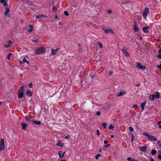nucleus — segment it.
Masks as SVG:
<instances>
[{"mask_svg":"<svg viewBox=\"0 0 161 161\" xmlns=\"http://www.w3.org/2000/svg\"><path fill=\"white\" fill-rule=\"evenodd\" d=\"M157 57L159 59H161V54L159 53L157 55Z\"/></svg>","mask_w":161,"mask_h":161,"instance_id":"nucleus-38","label":"nucleus"},{"mask_svg":"<svg viewBox=\"0 0 161 161\" xmlns=\"http://www.w3.org/2000/svg\"><path fill=\"white\" fill-rule=\"evenodd\" d=\"M149 98L150 101H153L154 100L155 95H150L149 96Z\"/></svg>","mask_w":161,"mask_h":161,"instance_id":"nucleus-16","label":"nucleus"},{"mask_svg":"<svg viewBox=\"0 0 161 161\" xmlns=\"http://www.w3.org/2000/svg\"><path fill=\"white\" fill-rule=\"evenodd\" d=\"M158 53L161 54V48L158 50Z\"/></svg>","mask_w":161,"mask_h":161,"instance_id":"nucleus-47","label":"nucleus"},{"mask_svg":"<svg viewBox=\"0 0 161 161\" xmlns=\"http://www.w3.org/2000/svg\"><path fill=\"white\" fill-rule=\"evenodd\" d=\"M127 159L129 160L130 161H137V160L134 159V158H131L130 157H128L127 158Z\"/></svg>","mask_w":161,"mask_h":161,"instance_id":"nucleus-28","label":"nucleus"},{"mask_svg":"<svg viewBox=\"0 0 161 161\" xmlns=\"http://www.w3.org/2000/svg\"><path fill=\"white\" fill-rule=\"evenodd\" d=\"M129 129L131 132H132L134 131V129L132 127H130L129 128Z\"/></svg>","mask_w":161,"mask_h":161,"instance_id":"nucleus-36","label":"nucleus"},{"mask_svg":"<svg viewBox=\"0 0 161 161\" xmlns=\"http://www.w3.org/2000/svg\"><path fill=\"white\" fill-rule=\"evenodd\" d=\"M112 10L111 9H109L108 10V13L109 14L112 13Z\"/></svg>","mask_w":161,"mask_h":161,"instance_id":"nucleus-37","label":"nucleus"},{"mask_svg":"<svg viewBox=\"0 0 161 161\" xmlns=\"http://www.w3.org/2000/svg\"><path fill=\"white\" fill-rule=\"evenodd\" d=\"M106 123H103L102 124V126L104 128H106Z\"/></svg>","mask_w":161,"mask_h":161,"instance_id":"nucleus-35","label":"nucleus"},{"mask_svg":"<svg viewBox=\"0 0 161 161\" xmlns=\"http://www.w3.org/2000/svg\"><path fill=\"white\" fill-rule=\"evenodd\" d=\"M61 161H66L65 159H62Z\"/></svg>","mask_w":161,"mask_h":161,"instance_id":"nucleus-62","label":"nucleus"},{"mask_svg":"<svg viewBox=\"0 0 161 161\" xmlns=\"http://www.w3.org/2000/svg\"><path fill=\"white\" fill-rule=\"evenodd\" d=\"M96 114L97 116H100L101 114L100 112H99V111L97 112L96 113Z\"/></svg>","mask_w":161,"mask_h":161,"instance_id":"nucleus-43","label":"nucleus"},{"mask_svg":"<svg viewBox=\"0 0 161 161\" xmlns=\"http://www.w3.org/2000/svg\"><path fill=\"white\" fill-rule=\"evenodd\" d=\"M138 107V105L136 104H135V105H134L133 106V108H136Z\"/></svg>","mask_w":161,"mask_h":161,"instance_id":"nucleus-45","label":"nucleus"},{"mask_svg":"<svg viewBox=\"0 0 161 161\" xmlns=\"http://www.w3.org/2000/svg\"><path fill=\"white\" fill-rule=\"evenodd\" d=\"M133 30L136 32H138L139 31L138 26L136 21L134 23V25H133Z\"/></svg>","mask_w":161,"mask_h":161,"instance_id":"nucleus-8","label":"nucleus"},{"mask_svg":"<svg viewBox=\"0 0 161 161\" xmlns=\"http://www.w3.org/2000/svg\"><path fill=\"white\" fill-rule=\"evenodd\" d=\"M159 125V127L161 129V125Z\"/></svg>","mask_w":161,"mask_h":161,"instance_id":"nucleus-64","label":"nucleus"},{"mask_svg":"<svg viewBox=\"0 0 161 161\" xmlns=\"http://www.w3.org/2000/svg\"><path fill=\"white\" fill-rule=\"evenodd\" d=\"M24 86H22L19 88L18 91V98L19 99H21L24 96Z\"/></svg>","mask_w":161,"mask_h":161,"instance_id":"nucleus-1","label":"nucleus"},{"mask_svg":"<svg viewBox=\"0 0 161 161\" xmlns=\"http://www.w3.org/2000/svg\"><path fill=\"white\" fill-rule=\"evenodd\" d=\"M157 67L160 70H161V62H160V64L159 65H157Z\"/></svg>","mask_w":161,"mask_h":161,"instance_id":"nucleus-42","label":"nucleus"},{"mask_svg":"<svg viewBox=\"0 0 161 161\" xmlns=\"http://www.w3.org/2000/svg\"><path fill=\"white\" fill-rule=\"evenodd\" d=\"M57 145L62 147L64 146V144L62 143L60 140H58Z\"/></svg>","mask_w":161,"mask_h":161,"instance_id":"nucleus-17","label":"nucleus"},{"mask_svg":"<svg viewBox=\"0 0 161 161\" xmlns=\"http://www.w3.org/2000/svg\"><path fill=\"white\" fill-rule=\"evenodd\" d=\"M5 8V11L4 13V15L8 17H9L10 16V15L9 14L10 10L9 8L7 7H6Z\"/></svg>","mask_w":161,"mask_h":161,"instance_id":"nucleus-7","label":"nucleus"},{"mask_svg":"<svg viewBox=\"0 0 161 161\" xmlns=\"http://www.w3.org/2000/svg\"><path fill=\"white\" fill-rule=\"evenodd\" d=\"M43 14H41L40 15H37L36 16V18L37 19L39 18H41L42 17H43Z\"/></svg>","mask_w":161,"mask_h":161,"instance_id":"nucleus-33","label":"nucleus"},{"mask_svg":"<svg viewBox=\"0 0 161 161\" xmlns=\"http://www.w3.org/2000/svg\"><path fill=\"white\" fill-rule=\"evenodd\" d=\"M136 63L137 64L136 67L138 69L142 70H145L146 69V67L145 66L141 65V64L138 62H137Z\"/></svg>","mask_w":161,"mask_h":161,"instance_id":"nucleus-6","label":"nucleus"},{"mask_svg":"<svg viewBox=\"0 0 161 161\" xmlns=\"http://www.w3.org/2000/svg\"><path fill=\"white\" fill-rule=\"evenodd\" d=\"M161 123V120L160 121H159L158 123V125H160V124Z\"/></svg>","mask_w":161,"mask_h":161,"instance_id":"nucleus-55","label":"nucleus"},{"mask_svg":"<svg viewBox=\"0 0 161 161\" xmlns=\"http://www.w3.org/2000/svg\"><path fill=\"white\" fill-rule=\"evenodd\" d=\"M148 139L150 141H157V139L154 136L149 135V136L148 138Z\"/></svg>","mask_w":161,"mask_h":161,"instance_id":"nucleus-10","label":"nucleus"},{"mask_svg":"<svg viewBox=\"0 0 161 161\" xmlns=\"http://www.w3.org/2000/svg\"><path fill=\"white\" fill-rule=\"evenodd\" d=\"M12 54L11 53H10L8 54L7 55V59L8 60H9L10 59V57L12 55Z\"/></svg>","mask_w":161,"mask_h":161,"instance_id":"nucleus-34","label":"nucleus"},{"mask_svg":"<svg viewBox=\"0 0 161 161\" xmlns=\"http://www.w3.org/2000/svg\"><path fill=\"white\" fill-rule=\"evenodd\" d=\"M94 77V75H92V76H91V78H93Z\"/></svg>","mask_w":161,"mask_h":161,"instance_id":"nucleus-63","label":"nucleus"},{"mask_svg":"<svg viewBox=\"0 0 161 161\" xmlns=\"http://www.w3.org/2000/svg\"><path fill=\"white\" fill-rule=\"evenodd\" d=\"M32 83H30L29 84V86H30V88H32Z\"/></svg>","mask_w":161,"mask_h":161,"instance_id":"nucleus-48","label":"nucleus"},{"mask_svg":"<svg viewBox=\"0 0 161 161\" xmlns=\"http://www.w3.org/2000/svg\"><path fill=\"white\" fill-rule=\"evenodd\" d=\"M147 147L146 146H144L143 147H140V150L141 151L143 152H145L146 151V149L147 148Z\"/></svg>","mask_w":161,"mask_h":161,"instance_id":"nucleus-24","label":"nucleus"},{"mask_svg":"<svg viewBox=\"0 0 161 161\" xmlns=\"http://www.w3.org/2000/svg\"><path fill=\"white\" fill-rule=\"evenodd\" d=\"M102 29L106 33H111L113 34L114 33L113 31L111 29L109 28H107L105 26H103L102 27Z\"/></svg>","mask_w":161,"mask_h":161,"instance_id":"nucleus-3","label":"nucleus"},{"mask_svg":"<svg viewBox=\"0 0 161 161\" xmlns=\"http://www.w3.org/2000/svg\"><path fill=\"white\" fill-rule=\"evenodd\" d=\"M140 86V84H138L136 85V86Z\"/></svg>","mask_w":161,"mask_h":161,"instance_id":"nucleus-58","label":"nucleus"},{"mask_svg":"<svg viewBox=\"0 0 161 161\" xmlns=\"http://www.w3.org/2000/svg\"><path fill=\"white\" fill-rule=\"evenodd\" d=\"M157 143H158V144H161V143H160V141H158V142H157Z\"/></svg>","mask_w":161,"mask_h":161,"instance_id":"nucleus-57","label":"nucleus"},{"mask_svg":"<svg viewBox=\"0 0 161 161\" xmlns=\"http://www.w3.org/2000/svg\"><path fill=\"white\" fill-rule=\"evenodd\" d=\"M113 128L114 127L112 125H110L108 127V128L109 129H111Z\"/></svg>","mask_w":161,"mask_h":161,"instance_id":"nucleus-40","label":"nucleus"},{"mask_svg":"<svg viewBox=\"0 0 161 161\" xmlns=\"http://www.w3.org/2000/svg\"><path fill=\"white\" fill-rule=\"evenodd\" d=\"M98 44L99 46V47L100 48H101L103 47V44H102L100 42H98L97 43Z\"/></svg>","mask_w":161,"mask_h":161,"instance_id":"nucleus-32","label":"nucleus"},{"mask_svg":"<svg viewBox=\"0 0 161 161\" xmlns=\"http://www.w3.org/2000/svg\"><path fill=\"white\" fill-rule=\"evenodd\" d=\"M53 10H57V8H56V7L54 6H53V8H52Z\"/></svg>","mask_w":161,"mask_h":161,"instance_id":"nucleus-44","label":"nucleus"},{"mask_svg":"<svg viewBox=\"0 0 161 161\" xmlns=\"http://www.w3.org/2000/svg\"><path fill=\"white\" fill-rule=\"evenodd\" d=\"M110 146V144H108V145H107L106 146H105V147H109V146Z\"/></svg>","mask_w":161,"mask_h":161,"instance_id":"nucleus-53","label":"nucleus"},{"mask_svg":"<svg viewBox=\"0 0 161 161\" xmlns=\"http://www.w3.org/2000/svg\"><path fill=\"white\" fill-rule=\"evenodd\" d=\"M12 43L11 41L9 40L8 42V44H4V46L8 48L11 45Z\"/></svg>","mask_w":161,"mask_h":161,"instance_id":"nucleus-13","label":"nucleus"},{"mask_svg":"<svg viewBox=\"0 0 161 161\" xmlns=\"http://www.w3.org/2000/svg\"><path fill=\"white\" fill-rule=\"evenodd\" d=\"M150 161H154V160L153 158H151Z\"/></svg>","mask_w":161,"mask_h":161,"instance_id":"nucleus-56","label":"nucleus"},{"mask_svg":"<svg viewBox=\"0 0 161 161\" xmlns=\"http://www.w3.org/2000/svg\"><path fill=\"white\" fill-rule=\"evenodd\" d=\"M157 151L156 150H152L151 151V154L152 155H155Z\"/></svg>","mask_w":161,"mask_h":161,"instance_id":"nucleus-29","label":"nucleus"},{"mask_svg":"<svg viewBox=\"0 0 161 161\" xmlns=\"http://www.w3.org/2000/svg\"><path fill=\"white\" fill-rule=\"evenodd\" d=\"M23 63H26L28 64V65L29 66V62L27 61L26 59L25 58H24L23 60Z\"/></svg>","mask_w":161,"mask_h":161,"instance_id":"nucleus-25","label":"nucleus"},{"mask_svg":"<svg viewBox=\"0 0 161 161\" xmlns=\"http://www.w3.org/2000/svg\"><path fill=\"white\" fill-rule=\"evenodd\" d=\"M58 154L60 158H62L63 157V154H62L61 151H59L58 152Z\"/></svg>","mask_w":161,"mask_h":161,"instance_id":"nucleus-26","label":"nucleus"},{"mask_svg":"<svg viewBox=\"0 0 161 161\" xmlns=\"http://www.w3.org/2000/svg\"><path fill=\"white\" fill-rule=\"evenodd\" d=\"M126 94L125 91H121L118 94V96L120 97L122 96L123 94Z\"/></svg>","mask_w":161,"mask_h":161,"instance_id":"nucleus-19","label":"nucleus"},{"mask_svg":"<svg viewBox=\"0 0 161 161\" xmlns=\"http://www.w3.org/2000/svg\"><path fill=\"white\" fill-rule=\"evenodd\" d=\"M69 138V136H65V139H67Z\"/></svg>","mask_w":161,"mask_h":161,"instance_id":"nucleus-52","label":"nucleus"},{"mask_svg":"<svg viewBox=\"0 0 161 161\" xmlns=\"http://www.w3.org/2000/svg\"><path fill=\"white\" fill-rule=\"evenodd\" d=\"M159 147L160 148H161V143L159 145Z\"/></svg>","mask_w":161,"mask_h":161,"instance_id":"nucleus-59","label":"nucleus"},{"mask_svg":"<svg viewBox=\"0 0 161 161\" xmlns=\"http://www.w3.org/2000/svg\"><path fill=\"white\" fill-rule=\"evenodd\" d=\"M130 135L131 136V142H132L134 140V137L133 135L132 134V133H130Z\"/></svg>","mask_w":161,"mask_h":161,"instance_id":"nucleus-31","label":"nucleus"},{"mask_svg":"<svg viewBox=\"0 0 161 161\" xmlns=\"http://www.w3.org/2000/svg\"><path fill=\"white\" fill-rule=\"evenodd\" d=\"M143 134L144 136H147V138L150 135H149L148 133L147 132H144L143 133Z\"/></svg>","mask_w":161,"mask_h":161,"instance_id":"nucleus-30","label":"nucleus"},{"mask_svg":"<svg viewBox=\"0 0 161 161\" xmlns=\"http://www.w3.org/2000/svg\"><path fill=\"white\" fill-rule=\"evenodd\" d=\"M25 119L27 121H30L31 120L32 121V119L33 117L32 116H30V115H27L25 117Z\"/></svg>","mask_w":161,"mask_h":161,"instance_id":"nucleus-12","label":"nucleus"},{"mask_svg":"<svg viewBox=\"0 0 161 161\" xmlns=\"http://www.w3.org/2000/svg\"><path fill=\"white\" fill-rule=\"evenodd\" d=\"M108 142L106 140H104V143L105 144H107L108 143Z\"/></svg>","mask_w":161,"mask_h":161,"instance_id":"nucleus-51","label":"nucleus"},{"mask_svg":"<svg viewBox=\"0 0 161 161\" xmlns=\"http://www.w3.org/2000/svg\"><path fill=\"white\" fill-rule=\"evenodd\" d=\"M146 103V101H145L144 102H143L141 103V108L142 110V111H143L144 110V107L145 106Z\"/></svg>","mask_w":161,"mask_h":161,"instance_id":"nucleus-23","label":"nucleus"},{"mask_svg":"<svg viewBox=\"0 0 161 161\" xmlns=\"http://www.w3.org/2000/svg\"><path fill=\"white\" fill-rule=\"evenodd\" d=\"M111 138H113L114 137V136L113 135H111Z\"/></svg>","mask_w":161,"mask_h":161,"instance_id":"nucleus-60","label":"nucleus"},{"mask_svg":"<svg viewBox=\"0 0 161 161\" xmlns=\"http://www.w3.org/2000/svg\"><path fill=\"white\" fill-rule=\"evenodd\" d=\"M22 126L23 130H25L26 128L27 125L25 123H23L22 124Z\"/></svg>","mask_w":161,"mask_h":161,"instance_id":"nucleus-22","label":"nucleus"},{"mask_svg":"<svg viewBox=\"0 0 161 161\" xmlns=\"http://www.w3.org/2000/svg\"><path fill=\"white\" fill-rule=\"evenodd\" d=\"M29 28L28 29H27V31L28 32L30 33L33 31V27L31 25H29Z\"/></svg>","mask_w":161,"mask_h":161,"instance_id":"nucleus-14","label":"nucleus"},{"mask_svg":"<svg viewBox=\"0 0 161 161\" xmlns=\"http://www.w3.org/2000/svg\"><path fill=\"white\" fill-rule=\"evenodd\" d=\"M32 121L34 124L36 125H39L41 124V122L38 121L32 120Z\"/></svg>","mask_w":161,"mask_h":161,"instance_id":"nucleus-20","label":"nucleus"},{"mask_svg":"<svg viewBox=\"0 0 161 161\" xmlns=\"http://www.w3.org/2000/svg\"><path fill=\"white\" fill-rule=\"evenodd\" d=\"M122 50H123V52H124V53L125 54V55L129 57V54L128 53L127 51V49L125 47H123Z\"/></svg>","mask_w":161,"mask_h":161,"instance_id":"nucleus-11","label":"nucleus"},{"mask_svg":"<svg viewBox=\"0 0 161 161\" xmlns=\"http://www.w3.org/2000/svg\"><path fill=\"white\" fill-rule=\"evenodd\" d=\"M26 94L29 97H30L32 96L31 92L30 90L27 91Z\"/></svg>","mask_w":161,"mask_h":161,"instance_id":"nucleus-21","label":"nucleus"},{"mask_svg":"<svg viewBox=\"0 0 161 161\" xmlns=\"http://www.w3.org/2000/svg\"><path fill=\"white\" fill-rule=\"evenodd\" d=\"M149 9L148 8H146L143 12L142 15L145 19H146L147 16V13L148 12Z\"/></svg>","mask_w":161,"mask_h":161,"instance_id":"nucleus-5","label":"nucleus"},{"mask_svg":"<svg viewBox=\"0 0 161 161\" xmlns=\"http://www.w3.org/2000/svg\"><path fill=\"white\" fill-rule=\"evenodd\" d=\"M158 158L159 159H161V154H159L158 155Z\"/></svg>","mask_w":161,"mask_h":161,"instance_id":"nucleus-50","label":"nucleus"},{"mask_svg":"<svg viewBox=\"0 0 161 161\" xmlns=\"http://www.w3.org/2000/svg\"><path fill=\"white\" fill-rule=\"evenodd\" d=\"M45 50L43 47H40L37 48L36 51L35 53L40 54L45 52Z\"/></svg>","mask_w":161,"mask_h":161,"instance_id":"nucleus-2","label":"nucleus"},{"mask_svg":"<svg viewBox=\"0 0 161 161\" xmlns=\"http://www.w3.org/2000/svg\"><path fill=\"white\" fill-rule=\"evenodd\" d=\"M1 3L3 4L4 7H7L8 6V3H7V0H0Z\"/></svg>","mask_w":161,"mask_h":161,"instance_id":"nucleus-9","label":"nucleus"},{"mask_svg":"<svg viewBox=\"0 0 161 161\" xmlns=\"http://www.w3.org/2000/svg\"><path fill=\"white\" fill-rule=\"evenodd\" d=\"M97 135L99 136L100 135V133H99V130H97Z\"/></svg>","mask_w":161,"mask_h":161,"instance_id":"nucleus-49","label":"nucleus"},{"mask_svg":"<svg viewBox=\"0 0 161 161\" xmlns=\"http://www.w3.org/2000/svg\"><path fill=\"white\" fill-rule=\"evenodd\" d=\"M33 42H38V41L37 40H33Z\"/></svg>","mask_w":161,"mask_h":161,"instance_id":"nucleus-54","label":"nucleus"},{"mask_svg":"<svg viewBox=\"0 0 161 161\" xmlns=\"http://www.w3.org/2000/svg\"><path fill=\"white\" fill-rule=\"evenodd\" d=\"M66 152H64V153H62V154L63 155V156H64V154H65V153Z\"/></svg>","mask_w":161,"mask_h":161,"instance_id":"nucleus-61","label":"nucleus"},{"mask_svg":"<svg viewBox=\"0 0 161 161\" xmlns=\"http://www.w3.org/2000/svg\"><path fill=\"white\" fill-rule=\"evenodd\" d=\"M155 96L156 98H158L159 97V93L158 92H156Z\"/></svg>","mask_w":161,"mask_h":161,"instance_id":"nucleus-27","label":"nucleus"},{"mask_svg":"<svg viewBox=\"0 0 161 161\" xmlns=\"http://www.w3.org/2000/svg\"><path fill=\"white\" fill-rule=\"evenodd\" d=\"M113 74V72L112 71H110L109 72V75H111Z\"/></svg>","mask_w":161,"mask_h":161,"instance_id":"nucleus-46","label":"nucleus"},{"mask_svg":"<svg viewBox=\"0 0 161 161\" xmlns=\"http://www.w3.org/2000/svg\"><path fill=\"white\" fill-rule=\"evenodd\" d=\"M5 149L4 141L3 139L1 140L0 143V151L4 150Z\"/></svg>","mask_w":161,"mask_h":161,"instance_id":"nucleus-4","label":"nucleus"},{"mask_svg":"<svg viewBox=\"0 0 161 161\" xmlns=\"http://www.w3.org/2000/svg\"><path fill=\"white\" fill-rule=\"evenodd\" d=\"M101 156V155L100 154H97L95 156V158L96 159H98L99 157Z\"/></svg>","mask_w":161,"mask_h":161,"instance_id":"nucleus-39","label":"nucleus"},{"mask_svg":"<svg viewBox=\"0 0 161 161\" xmlns=\"http://www.w3.org/2000/svg\"><path fill=\"white\" fill-rule=\"evenodd\" d=\"M149 29L148 26L144 27H143L142 30L145 33H147L148 32L147 30Z\"/></svg>","mask_w":161,"mask_h":161,"instance_id":"nucleus-18","label":"nucleus"},{"mask_svg":"<svg viewBox=\"0 0 161 161\" xmlns=\"http://www.w3.org/2000/svg\"><path fill=\"white\" fill-rule=\"evenodd\" d=\"M58 51V49H52L51 50V52H52V54L53 55L57 53Z\"/></svg>","mask_w":161,"mask_h":161,"instance_id":"nucleus-15","label":"nucleus"},{"mask_svg":"<svg viewBox=\"0 0 161 161\" xmlns=\"http://www.w3.org/2000/svg\"><path fill=\"white\" fill-rule=\"evenodd\" d=\"M64 13L66 15L68 16L69 15V13L67 11H64Z\"/></svg>","mask_w":161,"mask_h":161,"instance_id":"nucleus-41","label":"nucleus"}]
</instances>
